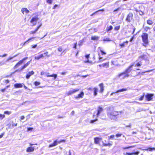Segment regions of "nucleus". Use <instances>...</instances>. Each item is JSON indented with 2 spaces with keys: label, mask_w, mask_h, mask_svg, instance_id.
<instances>
[{
  "label": "nucleus",
  "mask_w": 155,
  "mask_h": 155,
  "mask_svg": "<svg viewBox=\"0 0 155 155\" xmlns=\"http://www.w3.org/2000/svg\"><path fill=\"white\" fill-rule=\"evenodd\" d=\"M5 63L3 61L0 62V66H2L5 64Z\"/></svg>",
  "instance_id": "nucleus-48"
},
{
  "label": "nucleus",
  "mask_w": 155,
  "mask_h": 155,
  "mask_svg": "<svg viewBox=\"0 0 155 155\" xmlns=\"http://www.w3.org/2000/svg\"><path fill=\"white\" fill-rule=\"evenodd\" d=\"M97 112L96 116L97 117H98L101 113L103 111V109L100 107H99L97 110Z\"/></svg>",
  "instance_id": "nucleus-11"
},
{
  "label": "nucleus",
  "mask_w": 155,
  "mask_h": 155,
  "mask_svg": "<svg viewBox=\"0 0 155 155\" xmlns=\"http://www.w3.org/2000/svg\"><path fill=\"white\" fill-rule=\"evenodd\" d=\"M45 72H44V71H42L41 73V75H45Z\"/></svg>",
  "instance_id": "nucleus-58"
},
{
  "label": "nucleus",
  "mask_w": 155,
  "mask_h": 155,
  "mask_svg": "<svg viewBox=\"0 0 155 155\" xmlns=\"http://www.w3.org/2000/svg\"><path fill=\"white\" fill-rule=\"evenodd\" d=\"M98 120L97 119H96L94 120H91L90 121V123L91 124H93L95 122L97 121Z\"/></svg>",
  "instance_id": "nucleus-35"
},
{
  "label": "nucleus",
  "mask_w": 155,
  "mask_h": 155,
  "mask_svg": "<svg viewBox=\"0 0 155 155\" xmlns=\"http://www.w3.org/2000/svg\"><path fill=\"white\" fill-rule=\"evenodd\" d=\"M120 25L116 26L114 27V29L115 30H118L120 29Z\"/></svg>",
  "instance_id": "nucleus-38"
},
{
  "label": "nucleus",
  "mask_w": 155,
  "mask_h": 155,
  "mask_svg": "<svg viewBox=\"0 0 155 155\" xmlns=\"http://www.w3.org/2000/svg\"><path fill=\"white\" fill-rule=\"evenodd\" d=\"M122 111H117L114 110H110L107 112L108 117L111 120H116L117 119V116L119 113L121 114Z\"/></svg>",
  "instance_id": "nucleus-1"
},
{
  "label": "nucleus",
  "mask_w": 155,
  "mask_h": 155,
  "mask_svg": "<svg viewBox=\"0 0 155 155\" xmlns=\"http://www.w3.org/2000/svg\"><path fill=\"white\" fill-rule=\"evenodd\" d=\"M114 137V135H112L110 137V138L111 139H112Z\"/></svg>",
  "instance_id": "nucleus-61"
},
{
  "label": "nucleus",
  "mask_w": 155,
  "mask_h": 155,
  "mask_svg": "<svg viewBox=\"0 0 155 155\" xmlns=\"http://www.w3.org/2000/svg\"><path fill=\"white\" fill-rule=\"evenodd\" d=\"M79 89H74L72 90H70L68 91L67 93V94L69 96L70 95H71L76 92L78 91L79 90Z\"/></svg>",
  "instance_id": "nucleus-8"
},
{
  "label": "nucleus",
  "mask_w": 155,
  "mask_h": 155,
  "mask_svg": "<svg viewBox=\"0 0 155 155\" xmlns=\"http://www.w3.org/2000/svg\"><path fill=\"white\" fill-rule=\"evenodd\" d=\"M121 136V134H117L116 135V136L117 137H120Z\"/></svg>",
  "instance_id": "nucleus-63"
},
{
  "label": "nucleus",
  "mask_w": 155,
  "mask_h": 155,
  "mask_svg": "<svg viewBox=\"0 0 155 155\" xmlns=\"http://www.w3.org/2000/svg\"><path fill=\"white\" fill-rule=\"evenodd\" d=\"M94 140V142L96 144H98L99 143V138L98 137L95 138Z\"/></svg>",
  "instance_id": "nucleus-27"
},
{
  "label": "nucleus",
  "mask_w": 155,
  "mask_h": 155,
  "mask_svg": "<svg viewBox=\"0 0 155 155\" xmlns=\"http://www.w3.org/2000/svg\"><path fill=\"white\" fill-rule=\"evenodd\" d=\"M142 41L145 45H143L146 46L148 43V34L147 33H143L141 36Z\"/></svg>",
  "instance_id": "nucleus-3"
},
{
  "label": "nucleus",
  "mask_w": 155,
  "mask_h": 155,
  "mask_svg": "<svg viewBox=\"0 0 155 155\" xmlns=\"http://www.w3.org/2000/svg\"><path fill=\"white\" fill-rule=\"evenodd\" d=\"M35 148L33 147H28L26 150L28 152H30L33 151L34 150Z\"/></svg>",
  "instance_id": "nucleus-16"
},
{
  "label": "nucleus",
  "mask_w": 155,
  "mask_h": 155,
  "mask_svg": "<svg viewBox=\"0 0 155 155\" xmlns=\"http://www.w3.org/2000/svg\"><path fill=\"white\" fill-rule=\"evenodd\" d=\"M5 133H2L0 135V138H2L3 136H4Z\"/></svg>",
  "instance_id": "nucleus-53"
},
{
  "label": "nucleus",
  "mask_w": 155,
  "mask_h": 155,
  "mask_svg": "<svg viewBox=\"0 0 155 155\" xmlns=\"http://www.w3.org/2000/svg\"><path fill=\"white\" fill-rule=\"evenodd\" d=\"M85 57L86 58H87V59H88V58L89 57V54L86 55Z\"/></svg>",
  "instance_id": "nucleus-62"
},
{
  "label": "nucleus",
  "mask_w": 155,
  "mask_h": 155,
  "mask_svg": "<svg viewBox=\"0 0 155 155\" xmlns=\"http://www.w3.org/2000/svg\"><path fill=\"white\" fill-rule=\"evenodd\" d=\"M122 76H123L122 78L124 79L126 77H128L129 76V75L128 74L125 73V72L124 71V72L121 73L119 74L118 75V78H120Z\"/></svg>",
  "instance_id": "nucleus-6"
},
{
  "label": "nucleus",
  "mask_w": 155,
  "mask_h": 155,
  "mask_svg": "<svg viewBox=\"0 0 155 155\" xmlns=\"http://www.w3.org/2000/svg\"><path fill=\"white\" fill-rule=\"evenodd\" d=\"M40 84V83L39 82L36 81L34 82V84L36 86H37L39 85Z\"/></svg>",
  "instance_id": "nucleus-37"
},
{
  "label": "nucleus",
  "mask_w": 155,
  "mask_h": 155,
  "mask_svg": "<svg viewBox=\"0 0 155 155\" xmlns=\"http://www.w3.org/2000/svg\"><path fill=\"white\" fill-rule=\"evenodd\" d=\"M99 86L100 87V92L101 93H102L104 90V86L103 84L102 83L100 84Z\"/></svg>",
  "instance_id": "nucleus-15"
},
{
  "label": "nucleus",
  "mask_w": 155,
  "mask_h": 155,
  "mask_svg": "<svg viewBox=\"0 0 155 155\" xmlns=\"http://www.w3.org/2000/svg\"><path fill=\"white\" fill-rule=\"evenodd\" d=\"M28 66V65L27 64H24V65L23 66H22L20 70L21 71L23 69H24V68H26Z\"/></svg>",
  "instance_id": "nucleus-32"
},
{
  "label": "nucleus",
  "mask_w": 155,
  "mask_h": 155,
  "mask_svg": "<svg viewBox=\"0 0 155 155\" xmlns=\"http://www.w3.org/2000/svg\"><path fill=\"white\" fill-rule=\"evenodd\" d=\"M34 72L33 71H31L29 72L26 75V78L27 79H28L30 77L34 74Z\"/></svg>",
  "instance_id": "nucleus-12"
},
{
  "label": "nucleus",
  "mask_w": 155,
  "mask_h": 155,
  "mask_svg": "<svg viewBox=\"0 0 155 155\" xmlns=\"http://www.w3.org/2000/svg\"><path fill=\"white\" fill-rule=\"evenodd\" d=\"M100 51H101V54L102 55H105L106 54V53L104 52L103 51H102V50H101Z\"/></svg>",
  "instance_id": "nucleus-50"
},
{
  "label": "nucleus",
  "mask_w": 155,
  "mask_h": 155,
  "mask_svg": "<svg viewBox=\"0 0 155 155\" xmlns=\"http://www.w3.org/2000/svg\"><path fill=\"white\" fill-rule=\"evenodd\" d=\"M113 29V27L111 25H110L109 26H107V32Z\"/></svg>",
  "instance_id": "nucleus-26"
},
{
  "label": "nucleus",
  "mask_w": 155,
  "mask_h": 155,
  "mask_svg": "<svg viewBox=\"0 0 155 155\" xmlns=\"http://www.w3.org/2000/svg\"><path fill=\"white\" fill-rule=\"evenodd\" d=\"M21 11L22 12L23 14H24V12H25L26 14L28 13L29 11L26 8H23L21 10Z\"/></svg>",
  "instance_id": "nucleus-22"
},
{
  "label": "nucleus",
  "mask_w": 155,
  "mask_h": 155,
  "mask_svg": "<svg viewBox=\"0 0 155 155\" xmlns=\"http://www.w3.org/2000/svg\"><path fill=\"white\" fill-rule=\"evenodd\" d=\"M42 24H41L39 26H38L37 28L34 31H32L30 32V34H34L40 28Z\"/></svg>",
  "instance_id": "nucleus-13"
},
{
  "label": "nucleus",
  "mask_w": 155,
  "mask_h": 155,
  "mask_svg": "<svg viewBox=\"0 0 155 155\" xmlns=\"http://www.w3.org/2000/svg\"><path fill=\"white\" fill-rule=\"evenodd\" d=\"M133 19V14L132 13L130 12L127 16V17L126 19V21L129 22H130Z\"/></svg>",
  "instance_id": "nucleus-4"
},
{
  "label": "nucleus",
  "mask_w": 155,
  "mask_h": 155,
  "mask_svg": "<svg viewBox=\"0 0 155 155\" xmlns=\"http://www.w3.org/2000/svg\"><path fill=\"white\" fill-rule=\"evenodd\" d=\"M131 123L129 124V125H126V127H131Z\"/></svg>",
  "instance_id": "nucleus-59"
},
{
  "label": "nucleus",
  "mask_w": 155,
  "mask_h": 155,
  "mask_svg": "<svg viewBox=\"0 0 155 155\" xmlns=\"http://www.w3.org/2000/svg\"><path fill=\"white\" fill-rule=\"evenodd\" d=\"M11 113L8 111H5L4 112V114H9Z\"/></svg>",
  "instance_id": "nucleus-45"
},
{
  "label": "nucleus",
  "mask_w": 155,
  "mask_h": 155,
  "mask_svg": "<svg viewBox=\"0 0 155 155\" xmlns=\"http://www.w3.org/2000/svg\"><path fill=\"white\" fill-rule=\"evenodd\" d=\"M58 51L61 52V51H62V48H61L59 47V48H58Z\"/></svg>",
  "instance_id": "nucleus-51"
},
{
  "label": "nucleus",
  "mask_w": 155,
  "mask_h": 155,
  "mask_svg": "<svg viewBox=\"0 0 155 155\" xmlns=\"http://www.w3.org/2000/svg\"><path fill=\"white\" fill-rule=\"evenodd\" d=\"M103 41H111V40L109 38H104Z\"/></svg>",
  "instance_id": "nucleus-34"
},
{
  "label": "nucleus",
  "mask_w": 155,
  "mask_h": 155,
  "mask_svg": "<svg viewBox=\"0 0 155 155\" xmlns=\"http://www.w3.org/2000/svg\"><path fill=\"white\" fill-rule=\"evenodd\" d=\"M126 155H133V153H126Z\"/></svg>",
  "instance_id": "nucleus-54"
},
{
  "label": "nucleus",
  "mask_w": 155,
  "mask_h": 155,
  "mask_svg": "<svg viewBox=\"0 0 155 155\" xmlns=\"http://www.w3.org/2000/svg\"><path fill=\"white\" fill-rule=\"evenodd\" d=\"M47 2L50 4H51L52 3V0H46Z\"/></svg>",
  "instance_id": "nucleus-39"
},
{
  "label": "nucleus",
  "mask_w": 155,
  "mask_h": 155,
  "mask_svg": "<svg viewBox=\"0 0 155 155\" xmlns=\"http://www.w3.org/2000/svg\"><path fill=\"white\" fill-rule=\"evenodd\" d=\"M35 38H34V37H32V38H30L28 39L27 41H26L25 42L24 44V45L25 44H26V43L27 42L30 41L32 39H34Z\"/></svg>",
  "instance_id": "nucleus-31"
},
{
  "label": "nucleus",
  "mask_w": 155,
  "mask_h": 155,
  "mask_svg": "<svg viewBox=\"0 0 155 155\" xmlns=\"http://www.w3.org/2000/svg\"><path fill=\"white\" fill-rule=\"evenodd\" d=\"M99 39V37L96 36H92L91 37V39L93 40H97Z\"/></svg>",
  "instance_id": "nucleus-24"
},
{
  "label": "nucleus",
  "mask_w": 155,
  "mask_h": 155,
  "mask_svg": "<svg viewBox=\"0 0 155 155\" xmlns=\"http://www.w3.org/2000/svg\"><path fill=\"white\" fill-rule=\"evenodd\" d=\"M94 95L96 96L97 94V92L98 91V89L97 88L94 87Z\"/></svg>",
  "instance_id": "nucleus-25"
},
{
  "label": "nucleus",
  "mask_w": 155,
  "mask_h": 155,
  "mask_svg": "<svg viewBox=\"0 0 155 155\" xmlns=\"http://www.w3.org/2000/svg\"><path fill=\"white\" fill-rule=\"evenodd\" d=\"M49 73H46L45 76H46L47 77H53L54 79H55L57 77V75L56 74H53L51 75H49Z\"/></svg>",
  "instance_id": "nucleus-9"
},
{
  "label": "nucleus",
  "mask_w": 155,
  "mask_h": 155,
  "mask_svg": "<svg viewBox=\"0 0 155 155\" xmlns=\"http://www.w3.org/2000/svg\"><path fill=\"white\" fill-rule=\"evenodd\" d=\"M153 96V94H147L145 96L146 99L148 101H150L152 99V97Z\"/></svg>",
  "instance_id": "nucleus-7"
},
{
  "label": "nucleus",
  "mask_w": 155,
  "mask_h": 155,
  "mask_svg": "<svg viewBox=\"0 0 155 155\" xmlns=\"http://www.w3.org/2000/svg\"><path fill=\"white\" fill-rule=\"evenodd\" d=\"M7 55V54H3V55H0V57H5Z\"/></svg>",
  "instance_id": "nucleus-55"
},
{
  "label": "nucleus",
  "mask_w": 155,
  "mask_h": 155,
  "mask_svg": "<svg viewBox=\"0 0 155 155\" xmlns=\"http://www.w3.org/2000/svg\"><path fill=\"white\" fill-rule=\"evenodd\" d=\"M144 96V94H143L142 96H141L139 98L140 101H142L143 100Z\"/></svg>",
  "instance_id": "nucleus-47"
},
{
  "label": "nucleus",
  "mask_w": 155,
  "mask_h": 155,
  "mask_svg": "<svg viewBox=\"0 0 155 155\" xmlns=\"http://www.w3.org/2000/svg\"><path fill=\"white\" fill-rule=\"evenodd\" d=\"M84 40H82L79 41L78 43V45L80 46H81L82 45L83 43L84 42Z\"/></svg>",
  "instance_id": "nucleus-33"
},
{
  "label": "nucleus",
  "mask_w": 155,
  "mask_h": 155,
  "mask_svg": "<svg viewBox=\"0 0 155 155\" xmlns=\"http://www.w3.org/2000/svg\"><path fill=\"white\" fill-rule=\"evenodd\" d=\"M37 45H32V48H36L37 47Z\"/></svg>",
  "instance_id": "nucleus-56"
},
{
  "label": "nucleus",
  "mask_w": 155,
  "mask_h": 155,
  "mask_svg": "<svg viewBox=\"0 0 155 155\" xmlns=\"http://www.w3.org/2000/svg\"><path fill=\"white\" fill-rule=\"evenodd\" d=\"M23 86L21 84H14V87L15 88H21Z\"/></svg>",
  "instance_id": "nucleus-19"
},
{
  "label": "nucleus",
  "mask_w": 155,
  "mask_h": 155,
  "mask_svg": "<svg viewBox=\"0 0 155 155\" xmlns=\"http://www.w3.org/2000/svg\"><path fill=\"white\" fill-rule=\"evenodd\" d=\"M98 55H99V61L100 62H101V61H102V57H100V54H98Z\"/></svg>",
  "instance_id": "nucleus-57"
},
{
  "label": "nucleus",
  "mask_w": 155,
  "mask_h": 155,
  "mask_svg": "<svg viewBox=\"0 0 155 155\" xmlns=\"http://www.w3.org/2000/svg\"><path fill=\"white\" fill-rule=\"evenodd\" d=\"M128 43V41H126L124 42L123 43L120 44L119 45L121 48H123L126 45H127Z\"/></svg>",
  "instance_id": "nucleus-20"
},
{
  "label": "nucleus",
  "mask_w": 155,
  "mask_h": 155,
  "mask_svg": "<svg viewBox=\"0 0 155 155\" xmlns=\"http://www.w3.org/2000/svg\"><path fill=\"white\" fill-rule=\"evenodd\" d=\"M44 56L43 55V54H41L40 55L37 56H35V59H37V60H39L40 58L44 57Z\"/></svg>",
  "instance_id": "nucleus-21"
},
{
  "label": "nucleus",
  "mask_w": 155,
  "mask_h": 155,
  "mask_svg": "<svg viewBox=\"0 0 155 155\" xmlns=\"http://www.w3.org/2000/svg\"><path fill=\"white\" fill-rule=\"evenodd\" d=\"M149 151H151L153 150H155V148H149L148 149Z\"/></svg>",
  "instance_id": "nucleus-42"
},
{
  "label": "nucleus",
  "mask_w": 155,
  "mask_h": 155,
  "mask_svg": "<svg viewBox=\"0 0 155 155\" xmlns=\"http://www.w3.org/2000/svg\"><path fill=\"white\" fill-rule=\"evenodd\" d=\"M77 45V43L76 42L74 44V47H73V48H74L75 49H76Z\"/></svg>",
  "instance_id": "nucleus-43"
},
{
  "label": "nucleus",
  "mask_w": 155,
  "mask_h": 155,
  "mask_svg": "<svg viewBox=\"0 0 155 155\" xmlns=\"http://www.w3.org/2000/svg\"><path fill=\"white\" fill-rule=\"evenodd\" d=\"M144 29L145 31H147L149 30H150V28L148 27H145Z\"/></svg>",
  "instance_id": "nucleus-36"
},
{
  "label": "nucleus",
  "mask_w": 155,
  "mask_h": 155,
  "mask_svg": "<svg viewBox=\"0 0 155 155\" xmlns=\"http://www.w3.org/2000/svg\"><path fill=\"white\" fill-rule=\"evenodd\" d=\"M33 129V128H32V127H28L27 128V130L28 131H31Z\"/></svg>",
  "instance_id": "nucleus-44"
},
{
  "label": "nucleus",
  "mask_w": 155,
  "mask_h": 155,
  "mask_svg": "<svg viewBox=\"0 0 155 155\" xmlns=\"http://www.w3.org/2000/svg\"><path fill=\"white\" fill-rule=\"evenodd\" d=\"M17 123H16V124L13 123L12 124V126L14 127V126H16L17 125Z\"/></svg>",
  "instance_id": "nucleus-64"
},
{
  "label": "nucleus",
  "mask_w": 155,
  "mask_h": 155,
  "mask_svg": "<svg viewBox=\"0 0 155 155\" xmlns=\"http://www.w3.org/2000/svg\"><path fill=\"white\" fill-rule=\"evenodd\" d=\"M5 82L6 84H8L9 82V81L8 80H5Z\"/></svg>",
  "instance_id": "nucleus-60"
},
{
  "label": "nucleus",
  "mask_w": 155,
  "mask_h": 155,
  "mask_svg": "<svg viewBox=\"0 0 155 155\" xmlns=\"http://www.w3.org/2000/svg\"><path fill=\"white\" fill-rule=\"evenodd\" d=\"M84 93L82 91L81 93L78 94L77 96L75 97V98L76 99H78L80 98H82L83 97L84 95Z\"/></svg>",
  "instance_id": "nucleus-14"
},
{
  "label": "nucleus",
  "mask_w": 155,
  "mask_h": 155,
  "mask_svg": "<svg viewBox=\"0 0 155 155\" xmlns=\"http://www.w3.org/2000/svg\"><path fill=\"white\" fill-rule=\"evenodd\" d=\"M104 9H101V10H98L96 12H94V13H93V14H92L91 15V16H93L95 14H96V13H97L98 12H100V11H104Z\"/></svg>",
  "instance_id": "nucleus-29"
},
{
  "label": "nucleus",
  "mask_w": 155,
  "mask_h": 155,
  "mask_svg": "<svg viewBox=\"0 0 155 155\" xmlns=\"http://www.w3.org/2000/svg\"><path fill=\"white\" fill-rule=\"evenodd\" d=\"M5 117V116L4 115L1 114H0V118L1 119H3Z\"/></svg>",
  "instance_id": "nucleus-40"
},
{
  "label": "nucleus",
  "mask_w": 155,
  "mask_h": 155,
  "mask_svg": "<svg viewBox=\"0 0 155 155\" xmlns=\"http://www.w3.org/2000/svg\"><path fill=\"white\" fill-rule=\"evenodd\" d=\"M134 147V146H130L128 147L123 148V149H129V148H130L133 147Z\"/></svg>",
  "instance_id": "nucleus-46"
},
{
  "label": "nucleus",
  "mask_w": 155,
  "mask_h": 155,
  "mask_svg": "<svg viewBox=\"0 0 155 155\" xmlns=\"http://www.w3.org/2000/svg\"><path fill=\"white\" fill-rule=\"evenodd\" d=\"M48 52L46 51V52L44 53V54L45 55V56H47L48 57H49V56L48 54Z\"/></svg>",
  "instance_id": "nucleus-49"
},
{
  "label": "nucleus",
  "mask_w": 155,
  "mask_h": 155,
  "mask_svg": "<svg viewBox=\"0 0 155 155\" xmlns=\"http://www.w3.org/2000/svg\"><path fill=\"white\" fill-rule=\"evenodd\" d=\"M58 142L59 141H57V140L54 141L52 144L49 145V147H51L56 146L58 145Z\"/></svg>",
  "instance_id": "nucleus-17"
},
{
  "label": "nucleus",
  "mask_w": 155,
  "mask_h": 155,
  "mask_svg": "<svg viewBox=\"0 0 155 155\" xmlns=\"http://www.w3.org/2000/svg\"><path fill=\"white\" fill-rule=\"evenodd\" d=\"M28 58V57H25L23 58L22 60L20 61L17 64L19 66L25 60Z\"/></svg>",
  "instance_id": "nucleus-18"
},
{
  "label": "nucleus",
  "mask_w": 155,
  "mask_h": 155,
  "mask_svg": "<svg viewBox=\"0 0 155 155\" xmlns=\"http://www.w3.org/2000/svg\"><path fill=\"white\" fill-rule=\"evenodd\" d=\"M153 23V21L150 20H148L147 21V23L150 25H152Z\"/></svg>",
  "instance_id": "nucleus-30"
},
{
  "label": "nucleus",
  "mask_w": 155,
  "mask_h": 155,
  "mask_svg": "<svg viewBox=\"0 0 155 155\" xmlns=\"http://www.w3.org/2000/svg\"><path fill=\"white\" fill-rule=\"evenodd\" d=\"M38 19V18L37 16L33 17L32 18L30 22L33 24V26L36 25Z\"/></svg>",
  "instance_id": "nucleus-5"
},
{
  "label": "nucleus",
  "mask_w": 155,
  "mask_h": 155,
  "mask_svg": "<svg viewBox=\"0 0 155 155\" xmlns=\"http://www.w3.org/2000/svg\"><path fill=\"white\" fill-rule=\"evenodd\" d=\"M134 66V64H132V65H130L127 69L125 71H124L125 73H126L127 74H129V73L132 70V68Z\"/></svg>",
  "instance_id": "nucleus-10"
},
{
  "label": "nucleus",
  "mask_w": 155,
  "mask_h": 155,
  "mask_svg": "<svg viewBox=\"0 0 155 155\" xmlns=\"http://www.w3.org/2000/svg\"><path fill=\"white\" fill-rule=\"evenodd\" d=\"M101 65H102V66L103 67H105L106 66H107V68H108L109 67V63L107 62L101 64Z\"/></svg>",
  "instance_id": "nucleus-28"
},
{
  "label": "nucleus",
  "mask_w": 155,
  "mask_h": 155,
  "mask_svg": "<svg viewBox=\"0 0 155 155\" xmlns=\"http://www.w3.org/2000/svg\"><path fill=\"white\" fill-rule=\"evenodd\" d=\"M147 57L146 55L143 54L139 56L138 59L133 64H135V67H140L141 65H145L146 64H143V61H146L147 59Z\"/></svg>",
  "instance_id": "nucleus-2"
},
{
  "label": "nucleus",
  "mask_w": 155,
  "mask_h": 155,
  "mask_svg": "<svg viewBox=\"0 0 155 155\" xmlns=\"http://www.w3.org/2000/svg\"><path fill=\"white\" fill-rule=\"evenodd\" d=\"M132 153H133V155H138L139 153V152L138 151H136Z\"/></svg>",
  "instance_id": "nucleus-41"
},
{
  "label": "nucleus",
  "mask_w": 155,
  "mask_h": 155,
  "mask_svg": "<svg viewBox=\"0 0 155 155\" xmlns=\"http://www.w3.org/2000/svg\"><path fill=\"white\" fill-rule=\"evenodd\" d=\"M13 58V57H9L7 60L6 61H8L9 60L12 59Z\"/></svg>",
  "instance_id": "nucleus-52"
},
{
  "label": "nucleus",
  "mask_w": 155,
  "mask_h": 155,
  "mask_svg": "<svg viewBox=\"0 0 155 155\" xmlns=\"http://www.w3.org/2000/svg\"><path fill=\"white\" fill-rule=\"evenodd\" d=\"M127 88H122L121 89L117 90L115 93L120 92L123 91H127Z\"/></svg>",
  "instance_id": "nucleus-23"
}]
</instances>
